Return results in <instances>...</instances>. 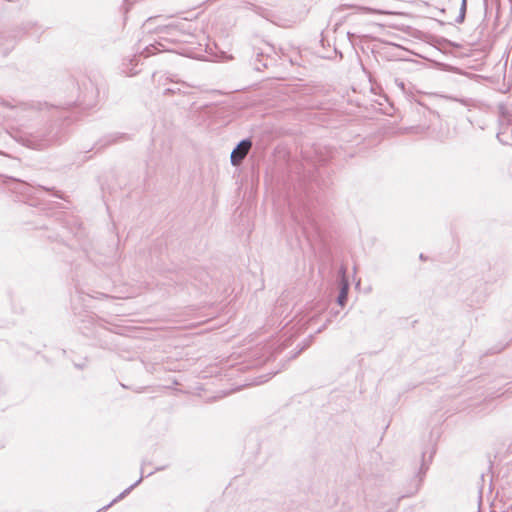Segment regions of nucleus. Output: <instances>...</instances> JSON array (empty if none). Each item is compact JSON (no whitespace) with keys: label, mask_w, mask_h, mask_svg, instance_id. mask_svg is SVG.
I'll list each match as a JSON object with an SVG mask.
<instances>
[{"label":"nucleus","mask_w":512,"mask_h":512,"mask_svg":"<svg viewBox=\"0 0 512 512\" xmlns=\"http://www.w3.org/2000/svg\"><path fill=\"white\" fill-rule=\"evenodd\" d=\"M359 9L361 11L365 12V13H375V14H384L385 13L383 11L376 10V9H371V8H368V7H360Z\"/></svg>","instance_id":"obj_3"},{"label":"nucleus","mask_w":512,"mask_h":512,"mask_svg":"<svg viewBox=\"0 0 512 512\" xmlns=\"http://www.w3.org/2000/svg\"><path fill=\"white\" fill-rule=\"evenodd\" d=\"M347 295H348V284L346 282H344L343 286H342V289H341V292H340L339 297H338V303L341 306L345 305L346 300H347Z\"/></svg>","instance_id":"obj_2"},{"label":"nucleus","mask_w":512,"mask_h":512,"mask_svg":"<svg viewBox=\"0 0 512 512\" xmlns=\"http://www.w3.org/2000/svg\"><path fill=\"white\" fill-rule=\"evenodd\" d=\"M252 143L250 140L241 141L231 153V162L238 166L250 151Z\"/></svg>","instance_id":"obj_1"}]
</instances>
